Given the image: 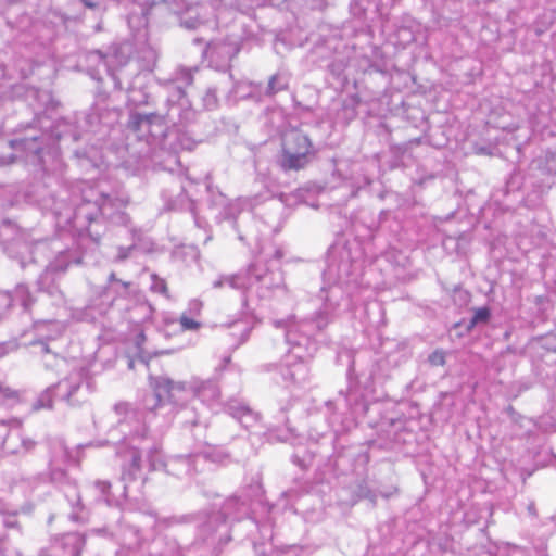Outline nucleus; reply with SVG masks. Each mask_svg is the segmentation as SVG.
<instances>
[{
    "mask_svg": "<svg viewBox=\"0 0 556 556\" xmlns=\"http://www.w3.org/2000/svg\"><path fill=\"white\" fill-rule=\"evenodd\" d=\"M282 256V250L274 244L262 247L245 269L219 276L213 282V288L228 286L239 291L244 304L250 293H255L261 300H269L279 293L287 294L288 288L279 266Z\"/></svg>",
    "mask_w": 556,
    "mask_h": 556,
    "instance_id": "obj_1",
    "label": "nucleus"
},
{
    "mask_svg": "<svg viewBox=\"0 0 556 556\" xmlns=\"http://www.w3.org/2000/svg\"><path fill=\"white\" fill-rule=\"evenodd\" d=\"M151 386L154 393L150 396L153 407L156 403L163 407L168 404L179 405L189 396H197L203 402L215 400L219 395L217 384L212 380H200L192 378L188 382H176L168 377L161 376L151 378Z\"/></svg>",
    "mask_w": 556,
    "mask_h": 556,
    "instance_id": "obj_2",
    "label": "nucleus"
},
{
    "mask_svg": "<svg viewBox=\"0 0 556 556\" xmlns=\"http://www.w3.org/2000/svg\"><path fill=\"white\" fill-rule=\"evenodd\" d=\"M194 116L191 109L185 108V103H172L165 114L134 113L128 121V127L141 136H150L153 140L163 139L170 126L186 124Z\"/></svg>",
    "mask_w": 556,
    "mask_h": 556,
    "instance_id": "obj_3",
    "label": "nucleus"
},
{
    "mask_svg": "<svg viewBox=\"0 0 556 556\" xmlns=\"http://www.w3.org/2000/svg\"><path fill=\"white\" fill-rule=\"evenodd\" d=\"M127 205V201L119 198H112L89 187L84 190L83 200L76 206L75 217L87 222L96 220L98 215L110 219L113 224L128 227L130 217L122 211Z\"/></svg>",
    "mask_w": 556,
    "mask_h": 556,
    "instance_id": "obj_4",
    "label": "nucleus"
},
{
    "mask_svg": "<svg viewBox=\"0 0 556 556\" xmlns=\"http://www.w3.org/2000/svg\"><path fill=\"white\" fill-rule=\"evenodd\" d=\"M295 330L296 326H291L285 334L286 341L292 345V350L285 356L279 371L286 383L302 387L309 380V368L305 357L298 352L302 342L294 340Z\"/></svg>",
    "mask_w": 556,
    "mask_h": 556,
    "instance_id": "obj_5",
    "label": "nucleus"
},
{
    "mask_svg": "<svg viewBox=\"0 0 556 556\" xmlns=\"http://www.w3.org/2000/svg\"><path fill=\"white\" fill-rule=\"evenodd\" d=\"M314 154L311 139L299 129L285 132L282 138L281 166L285 169H301Z\"/></svg>",
    "mask_w": 556,
    "mask_h": 556,
    "instance_id": "obj_6",
    "label": "nucleus"
},
{
    "mask_svg": "<svg viewBox=\"0 0 556 556\" xmlns=\"http://www.w3.org/2000/svg\"><path fill=\"white\" fill-rule=\"evenodd\" d=\"M329 320L330 317L328 311H320L317 312L311 320L301 324V329L305 331V337L303 338L304 341H309V336L313 334V328L320 331L328 325Z\"/></svg>",
    "mask_w": 556,
    "mask_h": 556,
    "instance_id": "obj_7",
    "label": "nucleus"
},
{
    "mask_svg": "<svg viewBox=\"0 0 556 556\" xmlns=\"http://www.w3.org/2000/svg\"><path fill=\"white\" fill-rule=\"evenodd\" d=\"M238 51V47L228 42L211 43L207 47V53L211 58L217 55L227 61L231 60Z\"/></svg>",
    "mask_w": 556,
    "mask_h": 556,
    "instance_id": "obj_8",
    "label": "nucleus"
},
{
    "mask_svg": "<svg viewBox=\"0 0 556 556\" xmlns=\"http://www.w3.org/2000/svg\"><path fill=\"white\" fill-rule=\"evenodd\" d=\"M175 83L176 85L174 86V89L176 91V96L181 98L185 94L184 87H187L193 83L192 71L187 68L178 70L176 72Z\"/></svg>",
    "mask_w": 556,
    "mask_h": 556,
    "instance_id": "obj_9",
    "label": "nucleus"
},
{
    "mask_svg": "<svg viewBox=\"0 0 556 556\" xmlns=\"http://www.w3.org/2000/svg\"><path fill=\"white\" fill-rule=\"evenodd\" d=\"M288 88V80L280 74H275L269 78L267 87L264 91L265 96L273 97L279 91Z\"/></svg>",
    "mask_w": 556,
    "mask_h": 556,
    "instance_id": "obj_10",
    "label": "nucleus"
},
{
    "mask_svg": "<svg viewBox=\"0 0 556 556\" xmlns=\"http://www.w3.org/2000/svg\"><path fill=\"white\" fill-rule=\"evenodd\" d=\"M53 390L54 387H49L38 396V399L33 404V410L35 413L39 412L40 409H48L52 407Z\"/></svg>",
    "mask_w": 556,
    "mask_h": 556,
    "instance_id": "obj_11",
    "label": "nucleus"
},
{
    "mask_svg": "<svg viewBox=\"0 0 556 556\" xmlns=\"http://www.w3.org/2000/svg\"><path fill=\"white\" fill-rule=\"evenodd\" d=\"M491 311L489 307L483 306L476 308L473 315L468 324V329H471L478 325H485L490 320Z\"/></svg>",
    "mask_w": 556,
    "mask_h": 556,
    "instance_id": "obj_12",
    "label": "nucleus"
},
{
    "mask_svg": "<svg viewBox=\"0 0 556 556\" xmlns=\"http://www.w3.org/2000/svg\"><path fill=\"white\" fill-rule=\"evenodd\" d=\"M232 417H243L245 415H250V414H253V410L252 408L242 403V402H239V401H232L230 404H229V412H228Z\"/></svg>",
    "mask_w": 556,
    "mask_h": 556,
    "instance_id": "obj_13",
    "label": "nucleus"
},
{
    "mask_svg": "<svg viewBox=\"0 0 556 556\" xmlns=\"http://www.w3.org/2000/svg\"><path fill=\"white\" fill-rule=\"evenodd\" d=\"M126 73L124 70H119L112 74V79L114 80L115 88L119 90H126L128 93L132 92V87L130 83H126Z\"/></svg>",
    "mask_w": 556,
    "mask_h": 556,
    "instance_id": "obj_14",
    "label": "nucleus"
},
{
    "mask_svg": "<svg viewBox=\"0 0 556 556\" xmlns=\"http://www.w3.org/2000/svg\"><path fill=\"white\" fill-rule=\"evenodd\" d=\"M202 101H203V106L207 110H213V109L217 108L218 99H217V94H216V89L208 88L205 91V93L202 98Z\"/></svg>",
    "mask_w": 556,
    "mask_h": 556,
    "instance_id": "obj_15",
    "label": "nucleus"
},
{
    "mask_svg": "<svg viewBox=\"0 0 556 556\" xmlns=\"http://www.w3.org/2000/svg\"><path fill=\"white\" fill-rule=\"evenodd\" d=\"M14 301H18L24 308L30 305V295L26 287L18 286L15 290Z\"/></svg>",
    "mask_w": 556,
    "mask_h": 556,
    "instance_id": "obj_16",
    "label": "nucleus"
},
{
    "mask_svg": "<svg viewBox=\"0 0 556 556\" xmlns=\"http://www.w3.org/2000/svg\"><path fill=\"white\" fill-rule=\"evenodd\" d=\"M151 290L156 293H161L167 296V286L164 279L159 278L156 275H152Z\"/></svg>",
    "mask_w": 556,
    "mask_h": 556,
    "instance_id": "obj_17",
    "label": "nucleus"
},
{
    "mask_svg": "<svg viewBox=\"0 0 556 556\" xmlns=\"http://www.w3.org/2000/svg\"><path fill=\"white\" fill-rule=\"evenodd\" d=\"M179 324L182 330H197L200 328V323L187 316L186 313L180 316Z\"/></svg>",
    "mask_w": 556,
    "mask_h": 556,
    "instance_id": "obj_18",
    "label": "nucleus"
},
{
    "mask_svg": "<svg viewBox=\"0 0 556 556\" xmlns=\"http://www.w3.org/2000/svg\"><path fill=\"white\" fill-rule=\"evenodd\" d=\"M428 361L432 366H443L445 364V353L437 350L429 355Z\"/></svg>",
    "mask_w": 556,
    "mask_h": 556,
    "instance_id": "obj_19",
    "label": "nucleus"
},
{
    "mask_svg": "<svg viewBox=\"0 0 556 556\" xmlns=\"http://www.w3.org/2000/svg\"><path fill=\"white\" fill-rule=\"evenodd\" d=\"M135 249V244H131L129 247H118L117 248V254L114 257L115 262H124L130 256L131 251Z\"/></svg>",
    "mask_w": 556,
    "mask_h": 556,
    "instance_id": "obj_20",
    "label": "nucleus"
},
{
    "mask_svg": "<svg viewBox=\"0 0 556 556\" xmlns=\"http://www.w3.org/2000/svg\"><path fill=\"white\" fill-rule=\"evenodd\" d=\"M114 413L116 415H128V414L134 413V408H132L131 404H129L127 402H119V403L115 404Z\"/></svg>",
    "mask_w": 556,
    "mask_h": 556,
    "instance_id": "obj_21",
    "label": "nucleus"
},
{
    "mask_svg": "<svg viewBox=\"0 0 556 556\" xmlns=\"http://www.w3.org/2000/svg\"><path fill=\"white\" fill-rule=\"evenodd\" d=\"M545 169L548 174H551L554 177V181H556V152L552 153L546 159Z\"/></svg>",
    "mask_w": 556,
    "mask_h": 556,
    "instance_id": "obj_22",
    "label": "nucleus"
},
{
    "mask_svg": "<svg viewBox=\"0 0 556 556\" xmlns=\"http://www.w3.org/2000/svg\"><path fill=\"white\" fill-rule=\"evenodd\" d=\"M0 395H2V397L8 399V400H17L18 399L17 391L3 386L1 382H0Z\"/></svg>",
    "mask_w": 556,
    "mask_h": 556,
    "instance_id": "obj_23",
    "label": "nucleus"
},
{
    "mask_svg": "<svg viewBox=\"0 0 556 556\" xmlns=\"http://www.w3.org/2000/svg\"><path fill=\"white\" fill-rule=\"evenodd\" d=\"M202 309V302L199 300H192L189 302L188 312L192 315H199Z\"/></svg>",
    "mask_w": 556,
    "mask_h": 556,
    "instance_id": "obj_24",
    "label": "nucleus"
},
{
    "mask_svg": "<svg viewBox=\"0 0 556 556\" xmlns=\"http://www.w3.org/2000/svg\"><path fill=\"white\" fill-rule=\"evenodd\" d=\"M109 282L110 283H117L118 286H121V288L126 292L127 289L129 288V282H126V281H123V280H119L117 279L116 275L114 273H111L110 276H109Z\"/></svg>",
    "mask_w": 556,
    "mask_h": 556,
    "instance_id": "obj_25",
    "label": "nucleus"
},
{
    "mask_svg": "<svg viewBox=\"0 0 556 556\" xmlns=\"http://www.w3.org/2000/svg\"><path fill=\"white\" fill-rule=\"evenodd\" d=\"M146 341V336L144 333L141 331L137 334L136 337V345L138 349H141V344Z\"/></svg>",
    "mask_w": 556,
    "mask_h": 556,
    "instance_id": "obj_26",
    "label": "nucleus"
},
{
    "mask_svg": "<svg viewBox=\"0 0 556 556\" xmlns=\"http://www.w3.org/2000/svg\"><path fill=\"white\" fill-rule=\"evenodd\" d=\"M37 345L40 348V352L43 354H50V349L46 342H38Z\"/></svg>",
    "mask_w": 556,
    "mask_h": 556,
    "instance_id": "obj_27",
    "label": "nucleus"
},
{
    "mask_svg": "<svg viewBox=\"0 0 556 556\" xmlns=\"http://www.w3.org/2000/svg\"><path fill=\"white\" fill-rule=\"evenodd\" d=\"M79 389V384L73 386L71 390L67 393V400L71 401V399L74 396L75 392Z\"/></svg>",
    "mask_w": 556,
    "mask_h": 556,
    "instance_id": "obj_28",
    "label": "nucleus"
},
{
    "mask_svg": "<svg viewBox=\"0 0 556 556\" xmlns=\"http://www.w3.org/2000/svg\"><path fill=\"white\" fill-rule=\"evenodd\" d=\"M81 2L89 9H96L98 7L96 2H92L90 0H81Z\"/></svg>",
    "mask_w": 556,
    "mask_h": 556,
    "instance_id": "obj_29",
    "label": "nucleus"
},
{
    "mask_svg": "<svg viewBox=\"0 0 556 556\" xmlns=\"http://www.w3.org/2000/svg\"><path fill=\"white\" fill-rule=\"evenodd\" d=\"M51 267L53 270H65L66 269V266H64V267L59 266L58 263L51 264Z\"/></svg>",
    "mask_w": 556,
    "mask_h": 556,
    "instance_id": "obj_30",
    "label": "nucleus"
},
{
    "mask_svg": "<svg viewBox=\"0 0 556 556\" xmlns=\"http://www.w3.org/2000/svg\"><path fill=\"white\" fill-rule=\"evenodd\" d=\"M274 325H275L277 328H280V327H283L285 321H282V320H275V321H274Z\"/></svg>",
    "mask_w": 556,
    "mask_h": 556,
    "instance_id": "obj_31",
    "label": "nucleus"
},
{
    "mask_svg": "<svg viewBox=\"0 0 556 556\" xmlns=\"http://www.w3.org/2000/svg\"><path fill=\"white\" fill-rule=\"evenodd\" d=\"M10 143H11V146H12V147H15V146H16V144H18L20 142L12 140Z\"/></svg>",
    "mask_w": 556,
    "mask_h": 556,
    "instance_id": "obj_32",
    "label": "nucleus"
},
{
    "mask_svg": "<svg viewBox=\"0 0 556 556\" xmlns=\"http://www.w3.org/2000/svg\"><path fill=\"white\" fill-rule=\"evenodd\" d=\"M150 53H151V55H152L153 60H155V52H154V51H151Z\"/></svg>",
    "mask_w": 556,
    "mask_h": 556,
    "instance_id": "obj_33",
    "label": "nucleus"
},
{
    "mask_svg": "<svg viewBox=\"0 0 556 556\" xmlns=\"http://www.w3.org/2000/svg\"><path fill=\"white\" fill-rule=\"evenodd\" d=\"M129 367H134L132 361L129 362Z\"/></svg>",
    "mask_w": 556,
    "mask_h": 556,
    "instance_id": "obj_34",
    "label": "nucleus"
}]
</instances>
